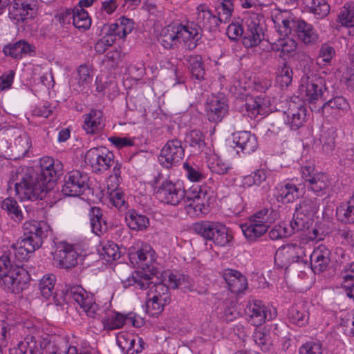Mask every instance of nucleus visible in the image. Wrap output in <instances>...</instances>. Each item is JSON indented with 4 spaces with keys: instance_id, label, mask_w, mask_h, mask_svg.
Here are the masks:
<instances>
[{
    "instance_id": "22",
    "label": "nucleus",
    "mask_w": 354,
    "mask_h": 354,
    "mask_svg": "<svg viewBox=\"0 0 354 354\" xmlns=\"http://www.w3.org/2000/svg\"><path fill=\"white\" fill-rule=\"evenodd\" d=\"M28 279V272L21 266H16L1 280L0 283L6 290L19 293L26 288Z\"/></svg>"
},
{
    "instance_id": "56",
    "label": "nucleus",
    "mask_w": 354,
    "mask_h": 354,
    "mask_svg": "<svg viewBox=\"0 0 354 354\" xmlns=\"http://www.w3.org/2000/svg\"><path fill=\"white\" fill-rule=\"evenodd\" d=\"M337 135V130L333 127L329 128L322 133L320 142L324 151L328 152L334 149Z\"/></svg>"
},
{
    "instance_id": "37",
    "label": "nucleus",
    "mask_w": 354,
    "mask_h": 354,
    "mask_svg": "<svg viewBox=\"0 0 354 354\" xmlns=\"http://www.w3.org/2000/svg\"><path fill=\"white\" fill-rule=\"evenodd\" d=\"M297 48L296 41L287 36H283L271 44V50L279 53V56L284 60L293 57Z\"/></svg>"
},
{
    "instance_id": "39",
    "label": "nucleus",
    "mask_w": 354,
    "mask_h": 354,
    "mask_svg": "<svg viewBox=\"0 0 354 354\" xmlns=\"http://www.w3.org/2000/svg\"><path fill=\"white\" fill-rule=\"evenodd\" d=\"M6 55L20 59L25 56H32L35 53V48L24 40H20L3 48Z\"/></svg>"
},
{
    "instance_id": "55",
    "label": "nucleus",
    "mask_w": 354,
    "mask_h": 354,
    "mask_svg": "<svg viewBox=\"0 0 354 354\" xmlns=\"http://www.w3.org/2000/svg\"><path fill=\"white\" fill-rule=\"evenodd\" d=\"M96 90L106 95L109 98H113L118 94L116 83L113 81H102V77L96 78Z\"/></svg>"
},
{
    "instance_id": "20",
    "label": "nucleus",
    "mask_w": 354,
    "mask_h": 354,
    "mask_svg": "<svg viewBox=\"0 0 354 354\" xmlns=\"http://www.w3.org/2000/svg\"><path fill=\"white\" fill-rule=\"evenodd\" d=\"M71 294L74 301L82 308L87 316L97 318L100 315L102 308L95 303L93 294L86 292L80 286L72 288Z\"/></svg>"
},
{
    "instance_id": "13",
    "label": "nucleus",
    "mask_w": 354,
    "mask_h": 354,
    "mask_svg": "<svg viewBox=\"0 0 354 354\" xmlns=\"http://www.w3.org/2000/svg\"><path fill=\"white\" fill-rule=\"evenodd\" d=\"M40 173L37 177L50 191L62 174L63 165L58 160L44 156L39 160Z\"/></svg>"
},
{
    "instance_id": "30",
    "label": "nucleus",
    "mask_w": 354,
    "mask_h": 354,
    "mask_svg": "<svg viewBox=\"0 0 354 354\" xmlns=\"http://www.w3.org/2000/svg\"><path fill=\"white\" fill-rule=\"evenodd\" d=\"M82 129L86 134L99 133L104 127L103 112L100 109H91L88 113L84 114Z\"/></svg>"
},
{
    "instance_id": "49",
    "label": "nucleus",
    "mask_w": 354,
    "mask_h": 354,
    "mask_svg": "<svg viewBox=\"0 0 354 354\" xmlns=\"http://www.w3.org/2000/svg\"><path fill=\"white\" fill-rule=\"evenodd\" d=\"M147 297H156L158 301L168 304L171 301V294L168 287L162 283H158L150 287Z\"/></svg>"
},
{
    "instance_id": "33",
    "label": "nucleus",
    "mask_w": 354,
    "mask_h": 354,
    "mask_svg": "<svg viewBox=\"0 0 354 354\" xmlns=\"http://www.w3.org/2000/svg\"><path fill=\"white\" fill-rule=\"evenodd\" d=\"M272 19L276 30L281 36H287L291 32L293 18L289 10L274 9L272 12Z\"/></svg>"
},
{
    "instance_id": "44",
    "label": "nucleus",
    "mask_w": 354,
    "mask_h": 354,
    "mask_svg": "<svg viewBox=\"0 0 354 354\" xmlns=\"http://www.w3.org/2000/svg\"><path fill=\"white\" fill-rule=\"evenodd\" d=\"M288 318L292 324L299 326L306 324L309 319V315L306 304L301 302L293 305L289 309Z\"/></svg>"
},
{
    "instance_id": "5",
    "label": "nucleus",
    "mask_w": 354,
    "mask_h": 354,
    "mask_svg": "<svg viewBox=\"0 0 354 354\" xmlns=\"http://www.w3.org/2000/svg\"><path fill=\"white\" fill-rule=\"evenodd\" d=\"M194 231L216 246L227 247L233 241V235L225 225L219 222L203 221L194 225Z\"/></svg>"
},
{
    "instance_id": "46",
    "label": "nucleus",
    "mask_w": 354,
    "mask_h": 354,
    "mask_svg": "<svg viewBox=\"0 0 354 354\" xmlns=\"http://www.w3.org/2000/svg\"><path fill=\"white\" fill-rule=\"evenodd\" d=\"M92 231L97 235L105 232L107 224L103 218L102 210L98 207H93L90 214Z\"/></svg>"
},
{
    "instance_id": "57",
    "label": "nucleus",
    "mask_w": 354,
    "mask_h": 354,
    "mask_svg": "<svg viewBox=\"0 0 354 354\" xmlns=\"http://www.w3.org/2000/svg\"><path fill=\"white\" fill-rule=\"evenodd\" d=\"M207 165L212 172L220 175L226 174L230 169L229 165L216 154L210 156Z\"/></svg>"
},
{
    "instance_id": "3",
    "label": "nucleus",
    "mask_w": 354,
    "mask_h": 354,
    "mask_svg": "<svg viewBox=\"0 0 354 354\" xmlns=\"http://www.w3.org/2000/svg\"><path fill=\"white\" fill-rule=\"evenodd\" d=\"M10 187L15 186V194L21 201L42 199L49 191L37 176L32 169L19 167L11 175Z\"/></svg>"
},
{
    "instance_id": "47",
    "label": "nucleus",
    "mask_w": 354,
    "mask_h": 354,
    "mask_svg": "<svg viewBox=\"0 0 354 354\" xmlns=\"http://www.w3.org/2000/svg\"><path fill=\"white\" fill-rule=\"evenodd\" d=\"M185 141L193 149L194 153L202 151L205 147L204 135L199 130H192L187 133Z\"/></svg>"
},
{
    "instance_id": "10",
    "label": "nucleus",
    "mask_w": 354,
    "mask_h": 354,
    "mask_svg": "<svg viewBox=\"0 0 354 354\" xmlns=\"http://www.w3.org/2000/svg\"><path fill=\"white\" fill-rule=\"evenodd\" d=\"M301 174L308 189L318 196L326 194L331 185L327 174L318 171L313 165L301 167Z\"/></svg>"
},
{
    "instance_id": "24",
    "label": "nucleus",
    "mask_w": 354,
    "mask_h": 354,
    "mask_svg": "<svg viewBox=\"0 0 354 354\" xmlns=\"http://www.w3.org/2000/svg\"><path fill=\"white\" fill-rule=\"evenodd\" d=\"M36 0H14L10 10V16L17 22L33 19L37 15Z\"/></svg>"
},
{
    "instance_id": "15",
    "label": "nucleus",
    "mask_w": 354,
    "mask_h": 354,
    "mask_svg": "<svg viewBox=\"0 0 354 354\" xmlns=\"http://www.w3.org/2000/svg\"><path fill=\"white\" fill-rule=\"evenodd\" d=\"M131 259H137L136 263L148 276L147 272L151 274L155 273V252L148 244H142L141 248L136 253L131 254ZM149 277H147L145 282L136 281V284L141 289H145L149 286Z\"/></svg>"
},
{
    "instance_id": "26",
    "label": "nucleus",
    "mask_w": 354,
    "mask_h": 354,
    "mask_svg": "<svg viewBox=\"0 0 354 354\" xmlns=\"http://www.w3.org/2000/svg\"><path fill=\"white\" fill-rule=\"evenodd\" d=\"M133 28V21L122 16L114 23L104 25V31H106L116 41L118 39L124 40L132 32Z\"/></svg>"
},
{
    "instance_id": "48",
    "label": "nucleus",
    "mask_w": 354,
    "mask_h": 354,
    "mask_svg": "<svg viewBox=\"0 0 354 354\" xmlns=\"http://www.w3.org/2000/svg\"><path fill=\"white\" fill-rule=\"evenodd\" d=\"M73 24L78 29L87 30L91 25V19L88 12L81 8H75L72 12Z\"/></svg>"
},
{
    "instance_id": "63",
    "label": "nucleus",
    "mask_w": 354,
    "mask_h": 354,
    "mask_svg": "<svg viewBox=\"0 0 354 354\" xmlns=\"http://www.w3.org/2000/svg\"><path fill=\"white\" fill-rule=\"evenodd\" d=\"M192 74L197 80H201L205 75L202 57L200 55H192L189 59Z\"/></svg>"
},
{
    "instance_id": "41",
    "label": "nucleus",
    "mask_w": 354,
    "mask_h": 354,
    "mask_svg": "<svg viewBox=\"0 0 354 354\" xmlns=\"http://www.w3.org/2000/svg\"><path fill=\"white\" fill-rule=\"evenodd\" d=\"M125 221L128 227L134 231H143L150 224L149 218L136 212L135 209H129L126 214Z\"/></svg>"
},
{
    "instance_id": "6",
    "label": "nucleus",
    "mask_w": 354,
    "mask_h": 354,
    "mask_svg": "<svg viewBox=\"0 0 354 354\" xmlns=\"http://www.w3.org/2000/svg\"><path fill=\"white\" fill-rule=\"evenodd\" d=\"M319 209L317 199L305 198L296 206L290 226L292 232L309 229Z\"/></svg>"
},
{
    "instance_id": "4",
    "label": "nucleus",
    "mask_w": 354,
    "mask_h": 354,
    "mask_svg": "<svg viewBox=\"0 0 354 354\" xmlns=\"http://www.w3.org/2000/svg\"><path fill=\"white\" fill-rule=\"evenodd\" d=\"M277 217V212L264 208L250 216L240 227L245 238L250 242H254L268 231Z\"/></svg>"
},
{
    "instance_id": "9",
    "label": "nucleus",
    "mask_w": 354,
    "mask_h": 354,
    "mask_svg": "<svg viewBox=\"0 0 354 354\" xmlns=\"http://www.w3.org/2000/svg\"><path fill=\"white\" fill-rule=\"evenodd\" d=\"M51 351L48 354H62L57 347H53L48 335H46L39 339L33 335H27L24 341L20 342L17 347L10 349V354H42L44 351Z\"/></svg>"
},
{
    "instance_id": "25",
    "label": "nucleus",
    "mask_w": 354,
    "mask_h": 354,
    "mask_svg": "<svg viewBox=\"0 0 354 354\" xmlns=\"http://www.w3.org/2000/svg\"><path fill=\"white\" fill-rule=\"evenodd\" d=\"M100 308H102V310L97 317H101L104 330H117L121 328L125 324L124 314L111 308L110 303H105Z\"/></svg>"
},
{
    "instance_id": "17",
    "label": "nucleus",
    "mask_w": 354,
    "mask_h": 354,
    "mask_svg": "<svg viewBox=\"0 0 354 354\" xmlns=\"http://www.w3.org/2000/svg\"><path fill=\"white\" fill-rule=\"evenodd\" d=\"M306 109L303 102L290 100L287 109L283 111V120L284 124L291 130L296 131L301 127L306 120Z\"/></svg>"
},
{
    "instance_id": "1",
    "label": "nucleus",
    "mask_w": 354,
    "mask_h": 354,
    "mask_svg": "<svg viewBox=\"0 0 354 354\" xmlns=\"http://www.w3.org/2000/svg\"><path fill=\"white\" fill-rule=\"evenodd\" d=\"M24 235L11 245L9 252L18 261L28 259L29 254L39 248L50 231V226L44 221H29L24 223Z\"/></svg>"
},
{
    "instance_id": "8",
    "label": "nucleus",
    "mask_w": 354,
    "mask_h": 354,
    "mask_svg": "<svg viewBox=\"0 0 354 354\" xmlns=\"http://www.w3.org/2000/svg\"><path fill=\"white\" fill-rule=\"evenodd\" d=\"M310 246L305 241L282 245L277 250L274 263L279 268H288L292 263L303 261Z\"/></svg>"
},
{
    "instance_id": "61",
    "label": "nucleus",
    "mask_w": 354,
    "mask_h": 354,
    "mask_svg": "<svg viewBox=\"0 0 354 354\" xmlns=\"http://www.w3.org/2000/svg\"><path fill=\"white\" fill-rule=\"evenodd\" d=\"M137 337L138 335L123 333L118 336L117 342L123 352L126 353V354H129L130 351L132 350V348L135 346Z\"/></svg>"
},
{
    "instance_id": "31",
    "label": "nucleus",
    "mask_w": 354,
    "mask_h": 354,
    "mask_svg": "<svg viewBox=\"0 0 354 354\" xmlns=\"http://www.w3.org/2000/svg\"><path fill=\"white\" fill-rule=\"evenodd\" d=\"M93 70L91 66L83 64L78 67L77 76L69 83L73 92L80 93L88 88L93 80Z\"/></svg>"
},
{
    "instance_id": "14",
    "label": "nucleus",
    "mask_w": 354,
    "mask_h": 354,
    "mask_svg": "<svg viewBox=\"0 0 354 354\" xmlns=\"http://www.w3.org/2000/svg\"><path fill=\"white\" fill-rule=\"evenodd\" d=\"M114 155L104 147H94L88 150L84 161L95 173L106 171L113 163Z\"/></svg>"
},
{
    "instance_id": "11",
    "label": "nucleus",
    "mask_w": 354,
    "mask_h": 354,
    "mask_svg": "<svg viewBox=\"0 0 354 354\" xmlns=\"http://www.w3.org/2000/svg\"><path fill=\"white\" fill-rule=\"evenodd\" d=\"M244 26L243 44L246 48L258 46L264 37V31L260 25V16L255 12L244 13L242 19Z\"/></svg>"
},
{
    "instance_id": "43",
    "label": "nucleus",
    "mask_w": 354,
    "mask_h": 354,
    "mask_svg": "<svg viewBox=\"0 0 354 354\" xmlns=\"http://www.w3.org/2000/svg\"><path fill=\"white\" fill-rule=\"evenodd\" d=\"M350 109V104L342 96L333 97L323 105L324 113L331 115L346 113Z\"/></svg>"
},
{
    "instance_id": "45",
    "label": "nucleus",
    "mask_w": 354,
    "mask_h": 354,
    "mask_svg": "<svg viewBox=\"0 0 354 354\" xmlns=\"http://www.w3.org/2000/svg\"><path fill=\"white\" fill-rule=\"evenodd\" d=\"M338 220L345 223H354V195L344 204L337 208Z\"/></svg>"
},
{
    "instance_id": "28",
    "label": "nucleus",
    "mask_w": 354,
    "mask_h": 354,
    "mask_svg": "<svg viewBox=\"0 0 354 354\" xmlns=\"http://www.w3.org/2000/svg\"><path fill=\"white\" fill-rule=\"evenodd\" d=\"M233 142L237 153L241 152L243 154H250L258 148L257 137L250 131H241L233 134Z\"/></svg>"
},
{
    "instance_id": "34",
    "label": "nucleus",
    "mask_w": 354,
    "mask_h": 354,
    "mask_svg": "<svg viewBox=\"0 0 354 354\" xmlns=\"http://www.w3.org/2000/svg\"><path fill=\"white\" fill-rule=\"evenodd\" d=\"M330 250L324 245H320L314 249L310 254V268L315 273L324 271L330 262Z\"/></svg>"
},
{
    "instance_id": "52",
    "label": "nucleus",
    "mask_w": 354,
    "mask_h": 354,
    "mask_svg": "<svg viewBox=\"0 0 354 354\" xmlns=\"http://www.w3.org/2000/svg\"><path fill=\"white\" fill-rule=\"evenodd\" d=\"M255 344L263 351H267L272 345L270 333L265 328H256L253 333Z\"/></svg>"
},
{
    "instance_id": "62",
    "label": "nucleus",
    "mask_w": 354,
    "mask_h": 354,
    "mask_svg": "<svg viewBox=\"0 0 354 354\" xmlns=\"http://www.w3.org/2000/svg\"><path fill=\"white\" fill-rule=\"evenodd\" d=\"M183 167L185 170L186 177L192 182H199L205 178L202 170L196 165L184 162Z\"/></svg>"
},
{
    "instance_id": "64",
    "label": "nucleus",
    "mask_w": 354,
    "mask_h": 354,
    "mask_svg": "<svg viewBox=\"0 0 354 354\" xmlns=\"http://www.w3.org/2000/svg\"><path fill=\"white\" fill-rule=\"evenodd\" d=\"M234 11L232 0H222L218 7V15L219 22L227 23L229 21Z\"/></svg>"
},
{
    "instance_id": "40",
    "label": "nucleus",
    "mask_w": 354,
    "mask_h": 354,
    "mask_svg": "<svg viewBox=\"0 0 354 354\" xmlns=\"http://www.w3.org/2000/svg\"><path fill=\"white\" fill-rule=\"evenodd\" d=\"M296 30L298 38L306 44H315L318 39V34L313 25L304 20L297 21Z\"/></svg>"
},
{
    "instance_id": "35",
    "label": "nucleus",
    "mask_w": 354,
    "mask_h": 354,
    "mask_svg": "<svg viewBox=\"0 0 354 354\" xmlns=\"http://www.w3.org/2000/svg\"><path fill=\"white\" fill-rule=\"evenodd\" d=\"M212 194L203 196L199 198L185 200V209L188 215L200 217L207 214L209 211V200Z\"/></svg>"
},
{
    "instance_id": "16",
    "label": "nucleus",
    "mask_w": 354,
    "mask_h": 354,
    "mask_svg": "<svg viewBox=\"0 0 354 354\" xmlns=\"http://www.w3.org/2000/svg\"><path fill=\"white\" fill-rule=\"evenodd\" d=\"M245 312L248 322L256 326L263 324L267 319H272L277 315L275 309L272 310L259 300L248 302Z\"/></svg>"
},
{
    "instance_id": "42",
    "label": "nucleus",
    "mask_w": 354,
    "mask_h": 354,
    "mask_svg": "<svg viewBox=\"0 0 354 354\" xmlns=\"http://www.w3.org/2000/svg\"><path fill=\"white\" fill-rule=\"evenodd\" d=\"M306 9L317 20L324 19L330 12V6L326 0H309L306 4Z\"/></svg>"
},
{
    "instance_id": "7",
    "label": "nucleus",
    "mask_w": 354,
    "mask_h": 354,
    "mask_svg": "<svg viewBox=\"0 0 354 354\" xmlns=\"http://www.w3.org/2000/svg\"><path fill=\"white\" fill-rule=\"evenodd\" d=\"M325 89L324 80L319 75L307 73L301 78L299 93L304 101L315 104L322 99Z\"/></svg>"
},
{
    "instance_id": "51",
    "label": "nucleus",
    "mask_w": 354,
    "mask_h": 354,
    "mask_svg": "<svg viewBox=\"0 0 354 354\" xmlns=\"http://www.w3.org/2000/svg\"><path fill=\"white\" fill-rule=\"evenodd\" d=\"M1 207L3 209L6 210L16 222L22 221L24 218L23 213L17 202L14 198L8 197L4 199L2 201Z\"/></svg>"
},
{
    "instance_id": "27",
    "label": "nucleus",
    "mask_w": 354,
    "mask_h": 354,
    "mask_svg": "<svg viewBox=\"0 0 354 354\" xmlns=\"http://www.w3.org/2000/svg\"><path fill=\"white\" fill-rule=\"evenodd\" d=\"M78 254L72 245L61 243L54 253V260L60 268H71L77 264Z\"/></svg>"
},
{
    "instance_id": "21",
    "label": "nucleus",
    "mask_w": 354,
    "mask_h": 354,
    "mask_svg": "<svg viewBox=\"0 0 354 354\" xmlns=\"http://www.w3.org/2000/svg\"><path fill=\"white\" fill-rule=\"evenodd\" d=\"M162 282L168 289H181L184 292L194 290V282L192 278L178 270H165L161 274Z\"/></svg>"
},
{
    "instance_id": "53",
    "label": "nucleus",
    "mask_w": 354,
    "mask_h": 354,
    "mask_svg": "<svg viewBox=\"0 0 354 354\" xmlns=\"http://www.w3.org/2000/svg\"><path fill=\"white\" fill-rule=\"evenodd\" d=\"M100 254L106 261L117 260L121 255L118 245L110 241L102 245V249L100 250Z\"/></svg>"
},
{
    "instance_id": "19",
    "label": "nucleus",
    "mask_w": 354,
    "mask_h": 354,
    "mask_svg": "<svg viewBox=\"0 0 354 354\" xmlns=\"http://www.w3.org/2000/svg\"><path fill=\"white\" fill-rule=\"evenodd\" d=\"M88 177L86 174L79 170L69 171L64 176L62 193L68 196L82 194L88 186Z\"/></svg>"
},
{
    "instance_id": "36",
    "label": "nucleus",
    "mask_w": 354,
    "mask_h": 354,
    "mask_svg": "<svg viewBox=\"0 0 354 354\" xmlns=\"http://www.w3.org/2000/svg\"><path fill=\"white\" fill-rule=\"evenodd\" d=\"M223 275L230 290L233 293H241L248 287L246 277L237 270L225 269Z\"/></svg>"
},
{
    "instance_id": "60",
    "label": "nucleus",
    "mask_w": 354,
    "mask_h": 354,
    "mask_svg": "<svg viewBox=\"0 0 354 354\" xmlns=\"http://www.w3.org/2000/svg\"><path fill=\"white\" fill-rule=\"evenodd\" d=\"M292 79V71L286 63H283L278 69L277 82L281 87L288 86Z\"/></svg>"
},
{
    "instance_id": "54",
    "label": "nucleus",
    "mask_w": 354,
    "mask_h": 354,
    "mask_svg": "<svg viewBox=\"0 0 354 354\" xmlns=\"http://www.w3.org/2000/svg\"><path fill=\"white\" fill-rule=\"evenodd\" d=\"M338 21L343 26H354V3H347L341 8Z\"/></svg>"
},
{
    "instance_id": "12",
    "label": "nucleus",
    "mask_w": 354,
    "mask_h": 354,
    "mask_svg": "<svg viewBox=\"0 0 354 354\" xmlns=\"http://www.w3.org/2000/svg\"><path fill=\"white\" fill-rule=\"evenodd\" d=\"M156 197L162 203L178 205L185 197V190L180 180H164L156 192Z\"/></svg>"
},
{
    "instance_id": "2",
    "label": "nucleus",
    "mask_w": 354,
    "mask_h": 354,
    "mask_svg": "<svg viewBox=\"0 0 354 354\" xmlns=\"http://www.w3.org/2000/svg\"><path fill=\"white\" fill-rule=\"evenodd\" d=\"M200 37L199 28L196 25L173 23L162 28L158 41L165 49L183 45L185 48L192 50L197 46Z\"/></svg>"
},
{
    "instance_id": "50",
    "label": "nucleus",
    "mask_w": 354,
    "mask_h": 354,
    "mask_svg": "<svg viewBox=\"0 0 354 354\" xmlns=\"http://www.w3.org/2000/svg\"><path fill=\"white\" fill-rule=\"evenodd\" d=\"M335 56V50L328 44H323L316 58V63L321 67L330 65L331 61Z\"/></svg>"
},
{
    "instance_id": "32",
    "label": "nucleus",
    "mask_w": 354,
    "mask_h": 354,
    "mask_svg": "<svg viewBox=\"0 0 354 354\" xmlns=\"http://www.w3.org/2000/svg\"><path fill=\"white\" fill-rule=\"evenodd\" d=\"M196 21L198 26L208 31L215 30L219 24V18L214 15L206 4H200L196 9Z\"/></svg>"
},
{
    "instance_id": "29",
    "label": "nucleus",
    "mask_w": 354,
    "mask_h": 354,
    "mask_svg": "<svg viewBox=\"0 0 354 354\" xmlns=\"http://www.w3.org/2000/svg\"><path fill=\"white\" fill-rule=\"evenodd\" d=\"M301 191L293 180L284 181L277 185L274 197L282 203H292L301 195Z\"/></svg>"
},
{
    "instance_id": "18",
    "label": "nucleus",
    "mask_w": 354,
    "mask_h": 354,
    "mask_svg": "<svg viewBox=\"0 0 354 354\" xmlns=\"http://www.w3.org/2000/svg\"><path fill=\"white\" fill-rule=\"evenodd\" d=\"M184 155V149L180 140H169L160 152L158 162L162 167L171 168L178 165Z\"/></svg>"
},
{
    "instance_id": "59",
    "label": "nucleus",
    "mask_w": 354,
    "mask_h": 354,
    "mask_svg": "<svg viewBox=\"0 0 354 354\" xmlns=\"http://www.w3.org/2000/svg\"><path fill=\"white\" fill-rule=\"evenodd\" d=\"M212 194L209 187L207 185H193L185 192L186 200L199 198L203 195Z\"/></svg>"
},
{
    "instance_id": "38",
    "label": "nucleus",
    "mask_w": 354,
    "mask_h": 354,
    "mask_svg": "<svg viewBox=\"0 0 354 354\" xmlns=\"http://www.w3.org/2000/svg\"><path fill=\"white\" fill-rule=\"evenodd\" d=\"M227 111V105L224 100H220L216 96L209 99L206 104L207 118L212 122H219Z\"/></svg>"
},
{
    "instance_id": "23",
    "label": "nucleus",
    "mask_w": 354,
    "mask_h": 354,
    "mask_svg": "<svg viewBox=\"0 0 354 354\" xmlns=\"http://www.w3.org/2000/svg\"><path fill=\"white\" fill-rule=\"evenodd\" d=\"M270 99L267 96H247L243 110L250 118H256L258 115H268L271 111Z\"/></svg>"
},
{
    "instance_id": "58",
    "label": "nucleus",
    "mask_w": 354,
    "mask_h": 354,
    "mask_svg": "<svg viewBox=\"0 0 354 354\" xmlns=\"http://www.w3.org/2000/svg\"><path fill=\"white\" fill-rule=\"evenodd\" d=\"M55 284V277L53 274L44 275L39 282V290L41 295L49 299L54 293V287Z\"/></svg>"
}]
</instances>
